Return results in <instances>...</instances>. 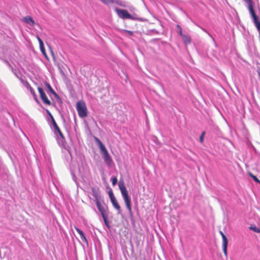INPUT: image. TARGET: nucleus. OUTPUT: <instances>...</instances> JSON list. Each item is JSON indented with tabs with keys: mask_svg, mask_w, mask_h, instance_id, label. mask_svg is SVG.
Segmentation results:
<instances>
[{
	"mask_svg": "<svg viewBox=\"0 0 260 260\" xmlns=\"http://www.w3.org/2000/svg\"><path fill=\"white\" fill-rule=\"evenodd\" d=\"M119 187L125 203L126 207L129 212H132L131 200L123 182L119 183Z\"/></svg>",
	"mask_w": 260,
	"mask_h": 260,
	"instance_id": "1",
	"label": "nucleus"
},
{
	"mask_svg": "<svg viewBox=\"0 0 260 260\" xmlns=\"http://www.w3.org/2000/svg\"><path fill=\"white\" fill-rule=\"evenodd\" d=\"M76 109L80 117L84 118L87 116V108L83 101L81 100L77 103Z\"/></svg>",
	"mask_w": 260,
	"mask_h": 260,
	"instance_id": "2",
	"label": "nucleus"
},
{
	"mask_svg": "<svg viewBox=\"0 0 260 260\" xmlns=\"http://www.w3.org/2000/svg\"><path fill=\"white\" fill-rule=\"evenodd\" d=\"M248 9L253 19L254 23L257 29L258 30V31H260V21H258V18L254 11L252 0H249Z\"/></svg>",
	"mask_w": 260,
	"mask_h": 260,
	"instance_id": "3",
	"label": "nucleus"
},
{
	"mask_svg": "<svg viewBox=\"0 0 260 260\" xmlns=\"http://www.w3.org/2000/svg\"><path fill=\"white\" fill-rule=\"evenodd\" d=\"M101 153L103 156L105 163L109 166L111 167L113 164V161L112 157L110 156L106 148L101 150Z\"/></svg>",
	"mask_w": 260,
	"mask_h": 260,
	"instance_id": "4",
	"label": "nucleus"
},
{
	"mask_svg": "<svg viewBox=\"0 0 260 260\" xmlns=\"http://www.w3.org/2000/svg\"><path fill=\"white\" fill-rule=\"evenodd\" d=\"M38 91L40 93V98L43 102V103L48 106H50L52 105L51 101L48 99L47 96H46L43 89L40 87H38Z\"/></svg>",
	"mask_w": 260,
	"mask_h": 260,
	"instance_id": "5",
	"label": "nucleus"
},
{
	"mask_svg": "<svg viewBox=\"0 0 260 260\" xmlns=\"http://www.w3.org/2000/svg\"><path fill=\"white\" fill-rule=\"evenodd\" d=\"M108 194H109V198L110 199L111 202L113 207L117 211H120V207L119 205L118 204V203L116 200V199L115 198V197L113 194V191L112 189H110L108 191Z\"/></svg>",
	"mask_w": 260,
	"mask_h": 260,
	"instance_id": "6",
	"label": "nucleus"
},
{
	"mask_svg": "<svg viewBox=\"0 0 260 260\" xmlns=\"http://www.w3.org/2000/svg\"><path fill=\"white\" fill-rule=\"evenodd\" d=\"M220 234L222 238V248L224 255L226 257L228 255L227 247L228 244V240L225 235L221 232H220Z\"/></svg>",
	"mask_w": 260,
	"mask_h": 260,
	"instance_id": "7",
	"label": "nucleus"
},
{
	"mask_svg": "<svg viewBox=\"0 0 260 260\" xmlns=\"http://www.w3.org/2000/svg\"><path fill=\"white\" fill-rule=\"evenodd\" d=\"M116 11L121 18L129 19L131 18V14L125 10L116 9Z\"/></svg>",
	"mask_w": 260,
	"mask_h": 260,
	"instance_id": "8",
	"label": "nucleus"
},
{
	"mask_svg": "<svg viewBox=\"0 0 260 260\" xmlns=\"http://www.w3.org/2000/svg\"><path fill=\"white\" fill-rule=\"evenodd\" d=\"M22 21L31 26H34L35 24V21L33 20L32 17L29 16L24 17L23 18Z\"/></svg>",
	"mask_w": 260,
	"mask_h": 260,
	"instance_id": "9",
	"label": "nucleus"
},
{
	"mask_svg": "<svg viewBox=\"0 0 260 260\" xmlns=\"http://www.w3.org/2000/svg\"><path fill=\"white\" fill-rule=\"evenodd\" d=\"M45 85L47 88L48 91H47L48 93H51L53 94L55 97L58 98V94L54 91L53 88L51 87L50 85L47 82H45Z\"/></svg>",
	"mask_w": 260,
	"mask_h": 260,
	"instance_id": "10",
	"label": "nucleus"
},
{
	"mask_svg": "<svg viewBox=\"0 0 260 260\" xmlns=\"http://www.w3.org/2000/svg\"><path fill=\"white\" fill-rule=\"evenodd\" d=\"M26 87L30 91V93H31V94L32 95V96L34 97V100L36 102H38L39 101L37 98V96L36 94L35 90L31 87V86L28 83L26 84Z\"/></svg>",
	"mask_w": 260,
	"mask_h": 260,
	"instance_id": "11",
	"label": "nucleus"
},
{
	"mask_svg": "<svg viewBox=\"0 0 260 260\" xmlns=\"http://www.w3.org/2000/svg\"><path fill=\"white\" fill-rule=\"evenodd\" d=\"M75 230H76L77 232L79 234L80 238L82 240V241L84 242H87L84 233L78 228L75 227Z\"/></svg>",
	"mask_w": 260,
	"mask_h": 260,
	"instance_id": "12",
	"label": "nucleus"
},
{
	"mask_svg": "<svg viewBox=\"0 0 260 260\" xmlns=\"http://www.w3.org/2000/svg\"><path fill=\"white\" fill-rule=\"evenodd\" d=\"M95 203H96V206H97L99 211L101 213L102 215H105L106 211H105V209L104 207H103L101 205V204H100L99 201H95Z\"/></svg>",
	"mask_w": 260,
	"mask_h": 260,
	"instance_id": "13",
	"label": "nucleus"
},
{
	"mask_svg": "<svg viewBox=\"0 0 260 260\" xmlns=\"http://www.w3.org/2000/svg\"><path fill=\"white\" fill-rule=\"evenodd\" d=\"M47 113L48 114H49V115L50 116L51 120H52V124L53 125V127H54V128L56 130V131H57L58 129H59L60 128H59V127L58 126L56 122H55L52 115L51 114V113L48 111L47 110Z\"/></svg>",
	"mask_w": 260,
	"mask_h": 260,
	"instance_id": "14",
	"label": "nucleus"
},
{
	"mask_svg": "<svg viewBox=\"0 0 260 260\" xmlns=\"http://www.w3.org/2000/svg\"><path fill=\"white\" fill-rule=\"evenodd\" d=\"M95 141L97 142L99 148L100 149V150H103V149L105 148L106 147L104 146V145L102 143V142L99 139H98L96 137H95L94 138Z\"/></svg>",
	"mask_w": 260,
	"mask_h": 260,
	"instance_id": "15",
	"label": "nucleus"
},
{
	"mask_svg": "<svg viewBox=\"0 0 260 260\" xmlns=\"http://www.w3.org/2000/svg\"><path fill=\"white\" fill-rule=\"evenodd\" d=\"M91 190L92 195L95 198V201H99V194L96 189L94 187H92Z\"/></svg>",
	"mask_w": 260,
	"mask_h": 260,
	"instance_id": "16",
	"label": "nucleus"
},
{
	"mask_svg": "<svg viewBox=\"0 0 260 260\" xmlns=\"http://www.w3.org/2000/svg\"><path fill=\"white\" fill-rule=\"evenodd\" d=\"M37 38L39 42L40 49L41 50L43 48H44L45 47L44 46L43 41L41 39V38L38 35L37 36Z\"/></svg>",
	"mask_w": 260,
	"mask_h": 260,
	"instance_id": "17",
	"label": "nucleus"
},
{
	"mask_svg": "<svg viewBox=\"0 0 260 260\" xmlns=\"http://www.w3.org/2000/svg\"><path fill=\"white\" fill-rule=\"evenodd\" d=\"M105 5L112 4L115 3L114 0H101Z\"/></svg>",
	"mask_w": 260,
	"mask_h": 260,
	"instance_id": "18",
	"label": "nucleus"
},
{
	"mask_svg": "<svg viewBox=\"0 0 260 260\" xmlns=\"http://www.w3.org/2000/svg\"><path fill=\"white\" fill-rule=\"evenodd\" d=\"M249 174L254 181L260 184V180L255 175H253L251 173H249Z\"/></svg>",
	"mask_w": 260,
	"mask_h": 260,
	"instance_id": "19",
	"label": "nucleus"
},
{
	"mask_svg": "<svg viewBox=\"0 0 260 260\" xmlns=\"http://www.w3.org/2000/svg\"><path fill=\"white\" fill-rule=\"evenodd\" d=\"M102 216L103 217V219H104V220L105 224L106 225V226L108 228H110V225H109V223L108 221V219H107V216L105 214L104 215H102Z\"/></svg>",
	"mask_w": 260,
	"mask_h": 260,
	"instance_id": "20",
	"label": "nucleus"
},
{
	"mask_svg": "<svg viewBox=\"0 0 260 260\" xmlns=\"http://www.w3.org/2000/svg\"><path fill=\"white\" fill-rule=\"evenodd\" d=\"M250 229L257 233H260V229L257 228L256 226H251Z\"/></svg>",
	"mask_w": 260,
	"mask_h": 260,
	"instance_id": "21",
	"label": "nucleus"
},
{
	"mask_svg": "<svg viewBox=\"0 0 260 260\" xmlns=\"http://www.w3.org/2000/svg\"><path fill=\"white\" fill-rule=\"evenodd\" d=\"M183 38L185 43L189 44L190 43L191 40L189 37H187L186 36H184L183 37Z\"/></svg>",
	"mask_w": 260,
	"mask_h": 260,
	"instance_id": "22",
	"label": "nucleus"
},
{
	"mask_svg": "<svg viewBox=\"0 0 260 260\" xmlns=\"http://www.w3.org/2000/svg\"><path fill=\"white\" fill-rule=\"evenodd\" d=\"M112 180V184L113 186H115L117 182V179L116 177H113L111 179Z\"/></svg>",
	"mask_w": 260,
	"mask_h": 260,
	"instance_id": "23",
	"label": "nucleus"
},
{
	"mask_svg": "<svg viewBox=\"0 0 260 260\" xmlns=\"http://www.w3.org/2000/svg\"><path fill=\"white\" fill-rule=\"evenodd\" d=\"M57 131L58 133V134L59 135L60 137L62 139H64V136H63L62 133L61 132V131H60V129H59L57 130Z\"/></svg>",
	"mask_w": 260,
	"mask_h": 260,
	"instance_id": "24",
	"label": "nucleus"
},
{
	"mask_svg": "<svg viewBox=\"0 0 260 260\" xmlns=\"http://www.w3.org/2000/svg\"><path fill=\"white\" fill-rule=\"evenodd\" d=\"M205 133V132H203L202 134H201L200 137V140L201 142H203V141L204 136Z\"/></svg>",
	"mask_w": 260,
	"mask_h": 260,
	"instance_id": "25",
	"label": "nucleus"
},
{
	"mask_svg": "<svg viewBox=\"0 0 260 260\" xmlns=\"http://www.w3.org/2000/svg\"><path fill=\"white\" fill-rule=\"evenodd\" d=\"M41 52H42V53L46 56L47 57V55H46V51H45V48H43L41 50Z\"/></svg>",
	"mask_w": 260,
	"mask_h": 260,
	"instance_id": "26",
	"label": "nucleus"
},
{
	"mask_svg": "<svg viewBox=\"0 0 260 260\" xmlns=\"http://www.w3.org/2000/svg\"><path fill=\"white\" fill-rule=\"evenodd\" d=\"M126 32H127L129 35L133 36V32L130 30H126Z\"/></svg>",
	"mask_w": 260,
	"mask_h": 260,
	"instance_id": "27",
	"label": "nucleus"
},
{
	"mask_svg": "<svg viewBox=\"0 0 260 260\" xmlns=\"http://www.w3.org/2000/svg\"><path fill=\"white\" fill-rule=\"evenodd\" d=\"M179 34H180V36H181L182 37L184 36V35H183L182 34V29H181V28H180V29H179Z\"/></svg>",
	"mask_w": 260,
	"mask_h": 260,
	"instance_id": "28",
	"label": "nucleus"
},
{
	"mask_svg": "<svg viewBox=\"0 0 260 260\" xmlns=\"http://www.w3.org/2000/svg\"><path fill=\"white\" fill-rule=\"evenodd\" d=\"M177 26L178 28H179V29H180V28H181V27H180V25H177Z\"/></svg>",
	"mask_w": 260,
	"mask_h": 260,
	"instance_id": "29",
	"label": "nucleus"
},
{
	"mask_svg": "<svg viewBox=\"0 0 260 260\" xmlns=\"http://www.w3.org/2000/svg\"><path fill=\"white\" fill-rule=\"evenodd\" d=\"M258 74L260 75V71L258 72Z\"/></svg>",
	"mask_w": 260,
	"mask_h": 260,
	"instance_id": "30",
	"label": "nucleus"
}]
</instances>
